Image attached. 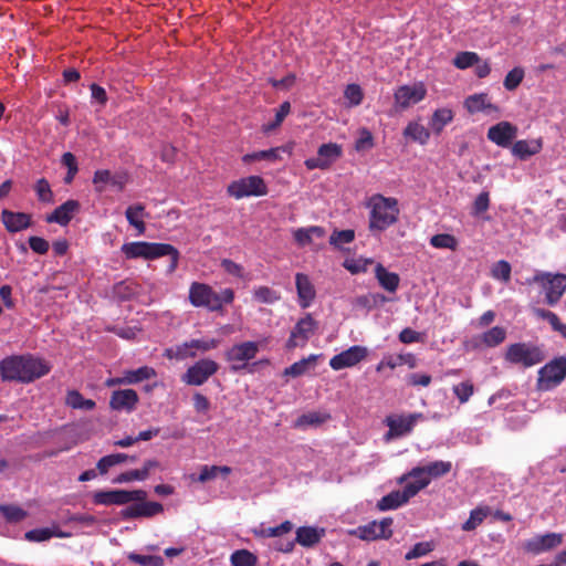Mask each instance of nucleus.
I'll return each instance as SVG.
<instances>
[{
    "label": "nucleus",
    "instance_id": "obj_52",
    "mask_svg": "<svg viewBox=\"0 0 566 566\" xmlns=\"http://www.w3.org/2000/svg\"><path fill=\"white\" fill-rule=\"evenodd\" d=\"M127 558L130 562L143 566H164V558L158 555H140L137 553H129Z\"/></svg>",
    "mask_w": 566,
    "mask_h": 566
},
{
    "label": "nucleus",
    "instance_id": "obj_27",
    "mask_svg": "<svg viewBox=\"0 0 566 566\" xmlns=\"http://www.w3.org/2000/svg\"><path fill=\"white\" fill-rule=\"evenodd\" d=\"M325 535L324 528L313 526H302L296 530L295 542L303 547H313L321 542Z\"/></svg>",
    "mask_w": 566,
    "mask_h": 566
},
{
    "label": "nucleus",
    "instance_id": "obj_64",
    "mask_svg": "<svg viewBox=\"0 0 566 566\" xmlns=\"http://www.w3.org/2000/svg\"><path fill=\"white\" fill-rule=\"evenodd\" d=\"M424 488H426V482H423V481H421V482L410 481L403 486L401 493H402L406 502H408L411 497L417 495Z\"/></svg>",
    "mask_w": 566,
    "mask_h": 566
},
{
    "label": "nucleus",
    "instance_id": "obj_42",
    "mask_svg": "<svg viewBox=\"0 0 566 566\" xmlns=\"http://www.w3.org/2000/svg\"><path fill=\"white\" fill-rule=\"evenodd\" d=\"M231 566H256L258 557L248 549L234 551L230 556Z\"/></svg>",
    "mask_w": 566,
    "mask_h": 566
},
{
    "label": "nucleus",
    "instance_id": "obj_54",
    "mask_svg": "<svg viewBox=\"0 0 566 566\" xmlns=\"http://www.w3.org/2000/svg\"><path fill=\"white\" fill-rule=\"evenodd\" d=\"M344 97L347 99V106L354 107L361 104L364 93L358 84H348L344 91Z\"/></svg>",
    "mask_w": 566,
    "mask_h": 566
},
{
    "label": "nucleus",
    "instance_id": "obj_23",
    "mask_svg": "<svg viewBox=\"0 0 566 566\" xmlns=\"http://www.w3.org/2000/svg\"><path fill=\"white\" fill-rule=\"evenodd\" d=\"M295 285L297 292L298 304L302 308H307L316 297V291L308 275L296 273Z\"/></svg>",
    "mask_w": 566,
    "mask_h": 566
},
{
    "label": "nucleus",
    "instance_id": "obj_19",
    "mask_svg": "<svg viewBox=\"0 0 566 566\" xmlns=\"http://www.w3.org/2000/svg\"><path fill=\"white\" fill-rule=\"evenodd\" d=\"M423 415L420 412L410 413L408 416H399L397 418L388 417L386 423L389 428L388 436L402 437L410 433L418 420H422Z\"/></svg>",
    "mask_w": 566,
    "mask_h": 566
},
{
    "label": "nucleus",
    "instance_id": "obj_20",
    "mask_svg": "<svg viewBox=\"0 0 566 566\" xmlns=\"http://www.w3.org/2000/svg\"><path fill=\"white\" fill-rule=\"evenodd\" d=\"M517 127L510 122H500L488 130V138L500 147H509L516 137Z\"/></svg>",
    "mask_w": 566,
    "mask_h": 566
},
{
    "label": "nucleus",
    "instance_id": "obj_41",
    "mask_svg": "<svg viewBox=\"0 0 566 566\" xmlns=\"http://www.w3.org/2000/svg\"><path fill=\"white\" fill-rule=\"evenodd\" d=\"M406 503L407 502L403 499L401 491H392L379 500L377 507L380 511H388V510H395Z\"/></svg>",
    "mask_w": 566,
    "mask_h": 566
},
{
    "label": "nucleus",
    "instance_id": "obj_13",
    "mask_svg": "<svg viewBox=\"0 0 566 566\" xmlns=\"http://www.w3.org/2000/svg\"><path fill=\"white\" fill-rule=\"evenodd\" d=\"M394 521L391 517H384L381 521H371L365 525H360L357 528L349 532V534L357 536L363 541H376L380 538L388 539L392 536Z\"/></svg>",
    "mask_w": 566,
    "mask_h": 566
},
{
    "label": "nucleus",
    "instance_id": "obj_39",
    "mask_svg": "<svg viewBox=\"0 0 566 566\" xmlns=\"http://www.w3.org/2000/svg\"><path fill=\"white\" fill-rule=\"evenodd\" d=\"M66 405L73 409L93 410L96 406L92 399H86L77 390H70L66 395Z\"/></svg>",
    "mask_w": 566,
    "mask_h": 566
},
{
    "label": "nucleus",
    "instance_id": "obj_4",
    "mask_svg": "<svg viewBox=\"0 0 566 566\" xmlns=\"http://www.w3.org/2000/svg\"><path fill=\"white\" fill-rule=\"evenodd\" d=\"M368 207L370 208V231H385L398 221L399 208L396 198L374 195L369 199Z\"/></svg>",
    "mask_w": 566,
    "mask_h": 566
},
{
    "label": "nucleus",
    "instance_id": "obj_15",
    "mask_svg": "<svg viewBox=\"0 0 566 566\" xmlns=\"http://www.w3.org/2000/svg\"><path fill=\"white\" fill-rule=\"evenodd\" d=\"M343 155L342 146L336 143L323 144L318 147L317 157L305 160L308 169H327Z\"/></svg>",
    "mask_w": 566,
    "mask_h": 566
},
{
    "label": "nucleus",
    "instance_id": "obj_38",
    "mask_svg": "<svg viewBox=\"0 0 566 566\" xmlns=\"http://www.w3.org/2000/svg\"><path fill=\"white\" fill-rule=\"evenodd\" d=\"M53 536L64 538V537H67L69 534H66L62 531H53L49 527L34 528V530L28 531L24 534L25 539L29 542H44V541L50 539Z\"/></svg>",
    "mask_w": 566,
    "mask_h": 566
},
{
    "label": "nucleus",
    "instance_id": "obj_12",
    "mask_svg": "<svg viewBox=\"0 0 566 566\" xmlns=\"http://www.w3.org/2000/svg\"><path fill=\"white\" fill-rule=\"evenodd\" d=\"M566 377V356L553 359L538 371V388L548 390Z\"/></svg>",
    "mask_w": 566,
    "mask_h": 566
},
{
    "label": "nucleus",
    "instance_id": "obj_9",
    "mask_svg": "<svg viewBox=\"0 0 566 566\" xmlns=\"http://www.w3.org/2000/svg\"><path fill=\"white\" fill-rule=\"evenodd\" d=\"M259 353V344L256 342H243L234 344L226 353V359L231 363L230 370L239 373L248 366V361L255 358Z\"/></svg>",
    "mask_w": 566,
    "mask_h": 566
},
{
    "label": "nucleus",
    "instance_id": "obj_30",
    "mask_svg": "<svg viewBox=\"0 0 566 566\" xmlns=\"http://www.w3.org/2000/svg\"><path fill=\"white\" fill-rule=\"evenodd\" d=\"M326 230L319 226H311L307 228H298L293 232V238L300 247H305L312 243L313 238H323Z\"/></svg>",
    "mask_w": 566,
    "mask_h": 566
},
{
    "label": "nucleus",
    "instance_id": "obj_21",
    "mask_svg": "<svg viewBox=\"0 0 566 566\" xmlns=\"http://www.w3.org/2000/svg\"><path fill=\"white\" fill-rule=\"evenodd\" d=\"M137 502L138 503L129 505L122 511L123 518L153 517L164 511L163 504L158 502H146L145 500Z\"/></svg>",
    "mask_w": 566,
    "mask_h": 566
},
{
    "label": "nucleus",
    "instance_id": "obj_57",
    "mask_svg": "<svg viewBox=\"0 0 566 566\" xmlns=\"http://www.w3.org/2000/svg\"><path fill=\"white\" fill-rule=\"evenodd\" d=\"M511 264L507 261L500 260L492 268L493 277L503 282L511 280Z\"/></svg>",
    "mask_w": 566,
    "mask_h": 566
},
{
    "label": "nucleus",
    "instance_id": "obj_1",
    "mask_svg": "<svg viewBox=\"0 0 566 566\" xmlns=\"http://www.w3.org/2000/svg\"><path fill=\"white\" fill-rule=\"evenodd\" d=\"M51 370L50 364L31 355H13L0 361V377L2 381H18L30 384Z\"/></svg>",
    "mask_w": 566,
    "mask_h": 566
},
{
    "label": "nucleus",
    "instance_id": "obj_34",
    "mask_svg": "<svg viewBox=\"0 0 566 566\" xmlns=\"http://www.w3.org/2000/svg\"><path fill=\"white\" fill-rule=\"evenodd\" d=\"M164 356L168 359L184 360L187 358H195L197 356V352L192 348V346H190L189 340L174 347L166 348Z\"/></svg>",
    "mask_w": 566,
    "mask_h": 566
},
{
    "label": "nucleus",
    "instance_id": "obj_22",
    "mask_svg": "<svg viewBox=\"0 0 566 566\" xmlns=\"http://www.w3.org/2000/svg\"><path fill=\"white\" fill-rule=\"evenodd\" d=\"M1 222L10 233L20 232L31 227L32 217L25 212H14L9 209L1 211Z\"/></svg>",
    "mask_w": 566,
    "mask_h": 566
},
{
    "label": "nucleus",
    "instance_id": "obj_48",
    "mask_svg": "<svg viewBox=\"0 0 566 566\" xmlns=\"http://www.w3.org/2000/svg\"><path fill=\"white\" fill-rule=\"evenodd\" d=\"M524 76V69L521 66H516L505 75L503 85L507 91H515L522 83Z\"/></svg>",
    "mask_w": 566,
    "mask_h": 566
},
{
    "label": "nucleus",
    "instance_id": "obj_6",
    "mask_svg": "<svg viewBox=\"0 0 566 566\" xmlns=\"http://www.w3.org/2000/svg\"><path fill=\"white\" fill-rule=\"evenodd\" d=\"M504 358L511 364L530 368L542 363L545 355L542 348L535 344L514 343L507 347Z\"/></svg>",
    "mask_w": 566,
    "mask_h": 566
},
{
    "label": "nucleus",
    "instance_id": "obj_53",
    "mask_svg": "<svg viewBox=\"0 0 566 566\" xmlns=\"http://www.w3.org/2000/svg\"><path fill=\"white\" fill-rule=\"evenodd\" d=\"M452 391L460 403H465L474 394V385L472 384L471 380H465L458 385H454Z\"/></svg>",
    "mask_w": 566,
    "mask_h": 566
},
{
    "label": "nucleus",
    "instance_id": "obj_40",
    "mask_svg": "<svg viewBox=\"0 0 566 566\" xmlns=\"http://www.w3.org/2000/svg\"><path fill=\"white\" fill-rule=\"evenodd\" d=\"M231 471V468L228 465H202L200 468L198 481L200 483H206L207 481L216 479L219 474L228 476Z\"/></svg>",
    "mask_w": 566,
    "mask_h": 566
},
{
    "label": "nucleus",
    "instance_id": "obj_26",
    "mask_svg": "<svg viewBox=\"0 0 566 566\" xmlns=\"http://www.w3.org/2000/svg\"><path fill=\"white\" fill-rule=\"evenodd\" d=\"M543 148L541 139L525 140L521 139L513 144L512 154L521 160H526L531 156L538 154Z\"/></svg>",
    "mask_w": 566,
    "mask_h": 566
},
{
    "label": "nucleus",
    "instance_id": "obj_61",
    "mask_svg": "<svg viewBox=\"0 0 566 566\" xmlns=\"http://www.w3.org/2000/svg\"><path fill=\"white\" fill-rule=\"evenodd\" d=\"M28 243H29L30 249L34 253H38L41 255L48 253V251L50 249L49 242L41 237L32 235L29 238Z\"/></svg>",
    "mask_w": 566,
    "mask_h": 566
},
{
    "label": "nucleus",
    "instance_id": "obj_10",
    "mask_svg": "<svg viewBox=\"0 0 566 566\" xmlns=\"http://www.w3.org/2000/svg\"><path fill=\"white\" fill-rule=\"evenodd\" d=\"M427 95V88L422 82L413 85H401L394 93V108L402 112L420 103Z\"/></svg>",
    "mask_w": 566,
    "mask_h": 566
},
{
    "label": "nucleus",
    "instance_id": "obj_59",
    "mask_svg": "<svg viewBox=\"0 0 566 566\" xmlns=\"http://www.w3.org/2000/svg\"><path fill=\"white\" fill-rule=\"evenodd\" d=\"M533 313H534V315L537 318H542V319L547 321L549 323V325L552 326L554 332L557 329V327L562 323L559 317L557 316V314H555L552 311H548V310H545V308H541V307H535V308H533Z\"/></svg>",
    "mask_w": 566,
    "mask_h": 566
},
{
    "label": "nucleus",
    "instance_id": "obj_3",
    "mask_svg": "<svg viewBox=\"0 0 566 566\" xmlns=\"http://www.w3.org/2000/svg\"><path fill=\"white\" fill-rule=\"evenodd\" d=\"M188 300L193 307H203L210 312L222 313L223 305L233 303L234 291L227 287L216 292L207 283L192 282L189 286Z\"/></svg>",
    "mask_w": 566,
    "mask_h": 566
},
{
    "label": "nucleus",
    "instance_id": "obj_62",
    "mask_svg": "<svg viewBox=\"0 0 566 566\" xmlns=\"http://www.w3.org/2000/svg\"><path fill=\"white\" fill-rule=\"evenodd\" d=\"M290 111L291 104L289 102H283L275 113V119L268 125L266 130H272L279 127L284 120V118L289 115Z\"/></svg>",
    "mask_w": 566,
    "mask_h": 566
},
{
    "label": "nucleus",
    "instance_id": "obj_51",
    "mask_svg": "<svg viewBox=\"0 0 566 566\" xmlns=\"http://www.w3.org/2000/svg\"><path fill=\"white\" fill-rule=\"evenodd\" d=\"M430 244L437 249H450L455 250L458 242L457 239L449 233H439L430 239Z\"/></svg>",
    "mask_w": 566,
    "mask_h": 566
},
{
    "label": "nucleus",
    "instance_id": "obj_7",
    "mask_svg": "<svg viewBox=\"0 0 566 566\" xmlns=\"http://www.w3.org/2000/svg\"><path fill=\"white\" fill-rule=\"evenodd\" d=\"M228 195L235 199L261 197L268 193L265 181L260 176H249L229 184Z\"/></svg>",
    "mask_w": 566,
    "mask_h": 566
},
{
    "label": "nucleus",
    "instance_id": "obj_8",
    "mask_svg": "<svg viewBox=\"0 0 566 566\" xmlns=\"http://www.w3.org/2000/svg\"><path fill=\"white\" fill-rule=\"evenodd\" d=\"M146 497L147 492L144 490H101L93 494V502L96 505H125Z\"/></svg>",
    "mask_w": 566,
    "mask_h": 566
},
{
    "label": "nucleus",
    "instance_id": "obj_5",
    "mask_svg": "<svg viewBox=\"0 0 566 566\" xmlns=\"http://www.w3.org/2000/svg\"><path fill=\"white\" fill-rule=\"evenodd\" d=\"M528 285L537 284L544 294V303L555 306L566 292V274L537 271L526 280Z\"/></svg>",
    "mask_w": 566,
    "mask_h": 566
},
{
    "label": "nucleus",
    "instance_id": "obj_16",
    "mask_svg": "<svg viewBox=\"0 0 566 566\" xmlns=\"http://www.w3.org/2000/svg\"><path fill=\"white\" fill-rule=\"evenodd\" d=\"M368 354V350L364 346L354 345L349 347L346 350H343L342 353L333 356L329 359V366L334 370H340L344 368H349L358 363H360L363 359L366 358Z\"/></svg>",
    "mask_w": 566,
    "mask_h": 566
},
{
    "label": "nucleus",
    "instance_id": "obj_63",
    "mask_svg": "<svg viewBox=\"0 0 566 566\" xmlns=\"http://www.w3.org/2000/svg\"><path fill=\"white\" fill-rule=\"evenodd\" d=\"M374 146V138L371 133L364 128L360 132L359 138L355 143V149L357 151L370 149Z\"/></svg>",
    "mask_w": 566,
    "mask_h": 566
},
{
    "label": "nucleus",
    "instance_id": "obj_11",
    "mask_svg": "<svg viewBox=\"0 0 566 566\" xmlns=\"http://www.w3.org/2000/svg\"><path fill=\"white\" fill-rule=\"evenodd\" d=\"M219 370V364L210 358H202L188 367L181 381L189 386H201Z\"/></svg>",
    "mask_w": 566,
    "mask_h": 566
},
{
    "label": "nucleus",
    "instance_id": "obj_32",
    "mask_svg": "<svg viewBox=\"0 0 566 566\" xmlns=\"http://www.w3.org/2000/svg\"><path fill=\"white\" fill-rule=\"evenodd\" d=\"M454 114L450 108L436 109L430 118L429 125L432 132L439 135L446 125L453 120Z\"/></svg>",
    "mask_w": 566,
    "mask_h": 566
},
{
    "label": "nucleus",
    "instance_id": "obj_25",
    "mask_svg": "<svg viewBox=\"0 0 566 566\" xmlns=\"http://www.w3.org/2000/svg\"><path fill=\"white\" fill-rule=\"evenodd\" d=\"M464 107L470 114H475L480 112H497V106L493 105L486 93H479L470 95L464 101Z\"/></svg>",
    "mask_w": 566,
    "mask_h": 566
},
{
    "label": "nucleus",
    "instance_id": "obj_46",
    "mask_svg": "<svg viewBox=\"0 0 566 566\" xmlns=\"http://www.w3.org/2000/svg\"><path fill=\"white\" fill-rule=\"evenodd\" d=\"M329 419V415L322 413L318 411H313L308 413H304L298 417L296 421L297 427H307V426H319Z\"/></svg>",
    "mask_w": 566,
    "mask_h": 566
},
{
    "label": "nucleus",
    "instance_id": "obj_2",
    "mask_svg": "<svg viewBox=\"0 0 566 566\" xmlns=\"http://www.w3.org/2000/svg\"><path fill=\"white\" fill-rule=\"evenodd\" d=\"M120 250L128 260H156L161 256H169L170 261L167 268L168 274H172L177 270L180 259L179 251L169 243L135 241L124 243Z\"/></svg>",
    "mask_w": 566,
    "mask_h": 566
},
{
    "label": "nucleus",
    "instance_id": "obj_14",
    "mask_svg": "<svg viewBox=\"0 0 566 566\" xmlns=\"http://www.w3.org/2000/svg\"><path fill=\"white\" fill-rule=\"evenodd\" d=\"M317 326L318 323L313 318L312 314L307 313L291 331L290 337L286 342V348L293 349L296 347H304L310 337L317 329Z\"/></svg>",
    "mask_w": 566,
    "mask_h": 566
},
{
    "label": "nucleus",
    "instance_id": "obj_29",
    "mask_svg": "<svg viewBox=\"0 0 566 566\" xmlns=\"http://www.w3.org/2000/svg\"><path fill=\"white\" fill-rule=\"evenodd\" d=\"M452 469V463L450 461H434L423 467H415L413 473L421 474L426 472L429 475V479H438L443 475H447Z\"/></svg>",
    "mask_w": 566,
    "mask_h": 566
},
{
    "label": "nucleus",
    "instance_id": "obj_36",
    "mask_svg": "<svg viewBox=\"0 0 566 566\" xmlns=\"http://www.w3.org/2000/svg\"><path fill=\"white\" fill-rule=\"evenodd\" d=\"M490 513L491 509L489 506H478L473 509L470 512L469 518L462 524V530L465 532L474 531L483 523Z\"/></svg>",
    "mask_w": 566,
    "mask_h": 566
},
{
    "label": "nucleus",
    "instance_id": "obj_45",
    "mask_svg": "<svg viewBox=\"0 0 566 566\" xmlns=\"http://www.w3.org/2000/svg\"><path fill=\"white\" fill-rule=\"evenodd\" d=\"M480 62V56L475 52H460L453 59V65L459 70H465Z\"/></svg>",
    "mask_w": 566,
    "mask_h": 566
},
{
    "label": "nucleus",
    "instance_id": "obj_55",
    "mask_svg": "<svg viewBox=\"0 0 566 566\" xmlns=\"http://www.w3.org/2000/svg\"><path fill=\"white\" fill-rule=\"evenodd\" d=\"M255 301L264 304H272L280 300V295L269 286H259L253 291Z\"/></svg>",
    "mask_w": 566,
    "mask_h": 566
},
{
    "label": "nucleus",
    "instance_id": "obj_33",
    "mask_svg": "<svg viewBox=\"0 0 566 566\" xmlns=\"http://www.w3.org/2000/svg\"><path fill=\"white\" fill-rule=\"evenodd\" d=\"M123 374L127 385H135L157 376L156 370L149 366H142L137 369L124 370Z\"/></svg>",
    "mask_w": 566,
    "mask_h": 566
},
{
    "label": "nucleus",
    "instance_id": "obj_31",
    "mask_svg": "<svg viewBox=\"0 0 566 566\" xmlns=\"http://www.w3.org/2000/svg\"><path fill=\"white\" fill-rule=\"evenodd\" d=\"M145 216V207L142 203L129 206L125 211L128 223L137 230L138 234H144L146 230V224L143 220Z\"/></svg>",
    "mask_w": 566,
    "mask_h": 566
},
{
    "label": "nucleus",
    "instance_id": "obj_47",
    "mask_svg": "<svg viewBox=\"0 0 566 566\" xmlns=\"http://www.w3.org/2000/svg\"><path fill=\"white\" fill-rule=\"evenodd\" d=\"M355 239V231L352 229L335 230L329 237V244L336 249H340L344 244L353 242Z\"/></svg>",
    "mask_w": 566,
    "mask_h": 566
},
{
    "label": "nucleus",
    "instance_id": "obj_17",
    "mask_svg": "<svg viewBox=\"0 0 566 566\" xmlns=\"http://www.w3.org/2000/svg\"><path fill=\"white\" fill-rule=\"evenodd\" d=\"M563 543V535L559 533H547L535 535L524 543V549L527 553L538 555L558 547Z\"/></svg>",
    "mask_w": 566,
    "mask_h": 566
},
{
    "label": "nucleus",
    "instance_id": "obj_58",
    "mask_svg": "<svg viewBox=\"0 0 566 566\" xmlns=\"http://www.w3.org/2000/svg\"><path fill=\"white\" fill-rule=\"evenodd\" d=\"M433 551V545L430 542H420L413 545V547L405 555L407 560L422 557Z\"/></svg>",
    "mask_w": 566,
    "mask_h": 566
},
{
    "label": "nucleus",
    "instance_id": "obj_56",
    "mask_svg": "<svg viewBox=\"0 0 566 566\" xmlns=\"http://www.w3.org/2000/svg\"><path fill=\"white\" fill-rule=\"evenodd\" d=\"M34 190L36 192L38 199L44 203L53 202V192L51 190V186L45 178H41L36 181L34 186Z\"/></svg>",
    "mask_w": 566,
    "mask_h": 566
},
{
    "label": "nucleus",
    "instance_id": "obj_50",
    "mask_svg": "<svg viewBox=\"0 0 566 566\" xmlns=\"http://www.w3.org/2000/svg\"><path fill=\"white\" fill-rule=\"evenodd\" d=\"M316 360L315 355H311L307 358H303L294 364H292L290 367L284 369V376H291V377H298L306 373L308 365L311 363H314Z\"/></svg>",
    "mask_w": 566,
    "mask_h": 566
},
{
    "label": "nucleus",
    "instance_id": "obj_43",
    "mask_svg": "<svg viewBox=\"0 0 566 566\" xmlns=\"http://www.w3.org/2000/svg\"><path fill=\"white\" fill-rule=\"evenodd\" d=\"M506 337V331L501 326H494L483 333L482 335V343L486 347H495L503 343Z\"/></svg>",
    "mask_w": 566,
    "mask_h": 566
},
{
    "label": "nucleus",
    "instance_id": "obj_37",
    "mask_svg": "<svg viewBox=\"0 0 566 566\" xmlns=\"http://www.w3.org/2000/svg\"><path fill=\"white\" fill-rule=\"evenodd\" d=\"M282 150H285V148L284 147H275V148H271V149H266V150H260V151H254L251 154H245L242 157V161L244 164H251L253 161H259V160L276 161L281 158L280 153Z\"/></svg>",
    "mask_w": 566,
    "mask_h": 566
},
{
    "label": "nucleus",
    "instance_id": "obj_49",
    "mask_svg": "<svg viewBox=\"0 0 566 566\" xmlns=\"http://www.w3.org/2000/svg\"><path fill=\"white\" fill-rule=\"evenodd\" d=\"M293 530V523L290 521H285L277 526L274 527H262L259 532H255L256 535L261 537H279L283 534H286Z\"/></svg>",
    "mask_w": 566,
    "mask_h": 566
},
{
    "label": "nucleus",
    "instance_id": "obj_28",
    "mask_svg": "<svg viewBox=\"0 0 566 566\" xmlns=\"http://www.w3.org/2000/svg\"><path fill=\"white\" fill-rule=\"evenodd\" d=\"M375 276L379 285L389 293H395L399 286L400 277L395 272H389L381 263L375 266Z\"/></svg>",
    "mask_w": 566,
    "mask_h": 566
},
{
    "label": "nucleus",
    "instance_id": "obj_35",
    "mask_svg": "<svg viewBox=\"0 0 566 566\" xmlns=\"http://www.w3.org/2000/svg\"><path fill=\"white\" fill-rule=\"evenodd\" d=\"M403 136L421 145H424L430 138V132L423 125L417 122H410L403 129Z\"/></svg>",
    "mask_w": 566,
    "mask_h": 566
},
{
    "label": "nucleus",
    "instance_id": "obj_18",
    "mask_svg": "<svg viewBox=\"0 0 566 566\" xmlns=\"http://www.w3.org/2000/svg\"><path fill=\"white\" fill-rule=\"evenodd\" d=\"M139 402V397L134 389H119L111 395L109 408L115 411L133 412Z\"/></svg>",
    "mask_w": 566,
    "mask_h": 566
},
{
    "label": "nucleus",
    "instance_id": "obj_60",
    "mask_svg": "<svg viewBox=\"0 0 566 566\" xmlns=\"http://www.w3.org/2000/svg\"><path fill=\"white\" fill-rule=\"evenodd\" d=\"M112 172L108 169H101L94 172L93 184L97 192L105 190V185L111 184Z\"/></svg>",
    "mask_w": 566,
    "mask_h": 566
},
{
    "label": "nucleus",
    "instance_id": "obj_44",
    "mask_svg": "<svg viewBox=\"0 0 566 566\" xmlns=\"http://www.w3.org/2000/svg\"><path fill=\"white\" fill-rule=\"evenodd\" d=\"M0 513L9 523H19L28 516L27 511L13 504L0 505Z\"/></svg>",
    "mask_w": 566,
    "mask_h": 566
},
{
    "label": "nucleus",
    "instance_id": "obj_24",
    "mask_svg": "<svg viewBox=\"0 0 566 566\" xmlns=\"http://www.w3.org/2000/svg\"><path fill=\"white\" fill-rule=\"evenodd\" d=\"M78 210L80 202L77 200L70 199L55 208L51 214H48L45 220L49 223L55 222L61 226H66L72 220L73 214Z\"/></svg>",
    "mask_w": 566,
    "mask_h": 566
}]
</instances>
